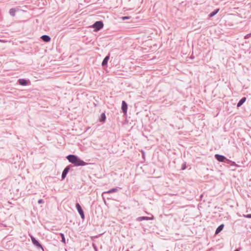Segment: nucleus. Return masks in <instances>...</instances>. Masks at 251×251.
<instances>
[{
	"mask_svg": "<svg viewBox=\"0 0 251 251\" xmlns=\"http://www.w3.org/2000/svg\"><path fill=\"white\" fill-rule=\"evenodd\" d=\"M16 11L17 10L15 8H12L9 10V13L11 16L14 17L15 16Z\"/></svg>",
	"mask_w": 251,
	"mask_h": 251,
	"instance_id": "obj_17",
	"label": "nucleus"
},
{
	"mask_svg": "<svg viewBox=\"0 0 251 251\" xmlns=\"http://www.w3.org/2000/svg\"><path fill=\"white\" fill-rule=\"evenodd\" d=\"M234 251H239V249H236L235 250H234Z\"/></svg>",
	"mask_w": 251,
	"mask_h": 251,
	"instance_id": "obj_25",
	"label": "nucleus"
},
{
	"mask_svg": "<svg viewBox=\"0 0 251 251\" xmlns=\"http://www.w3.org/2000/svg\"><path fill=\"white\" fill-rule=\"evenodd\" d=\"M109 59V54L108 55L104 57V58L103 59V60L102 62V63H101L102 66L104 67V66H105L106 65H107Z\"/></svg>",
	"mask_w": 251,
	"mask_h": 251,
	"instance_id": "obj_12",
	"label": "nucleus"
},
{
	"mask_svg": "<svg viewBox=\"0 0 251 251\" xmlns=\"http://www.w3.org/2000/svg\"><path fill=\"white\" fill-rule=\"evenodd\" d=\"M117 191H118V189L117 188H113L107 191L103 192L102 193V196L103 197V196L106 194L115 193V192H117Z\"/></svg>",
	"mask_w": 251,
	"mask_h": 251,
	"instance_id": "obj_9",
	"label": "nucleus"
},
{
	"mask_svg": "<svg viewBox=\"0 0 251 251\" xmlns=\"http://www.w3.org/2000/svg\"><path fill=\"white\" fill-rule=\"evenodd\" d=\"M70 168L69 166H67L64 169V170L63 171V172L62 173V175H61V177H62V179H64L66 177L67 174L68 173V172L70 170Z\"/></svg>",
	"mask_w": 251,
	"mask_h": 251,
	"instance_id": "obj_7",
	"label": "nucleus"
},
{
	"mask_svg": "<svg viewBox=\"0 0 251 251\" xmlns=\"http://www.w3.org/2000/svg\"><path fill=\"white\" fill-rule=\"evenodd\" d=\"M60 235L61 237V242H63V243H65V238L64 234L60 233Z\"/></svg>",
	"mask_w": 251,
	"mask_h": 251,
	"instance_id": "obj_18",
	"label": "nucleus"
},
{
	"mask_svg": "<svg viewBox=\"0 0 251 251\" xmlns=\"http://www.w3.org/2000/svg\"><path fill=\"white\" fill-rule=\"evenodd\" d=\"M95 31L100 30L103 27V23L101 21L96 22L92 25Z\"/></svg>",
	"mask_w": 251,
	"mask_h": 251,
	"instance_id": "obj_3",
	"label": "nucleus"
},
{
	"mask_svg": "<svg viewBox=\"0 0 251 251\" xmlns=\"http://www.w3.org/2000/svg\"><path fill=\"white\" fill-rule=\"evenodd\" d=\"M18 81L19 84L22 86H26L28 84V80L24 78H20Z\"/></svg>",
	"mask_w": 251,
	"mask_h": 251,
	"instance_id": "obj_10",
	"label": "nucleus"
},
{
	"mask_svg": "<svg viewBox=\"0 0 251 251\" xmlns=\"http://www.w3.org/2000/svg\"><path fill=\"white\" fill-rule=\"evenodd\" d=\"M41 38L42 39V40L43 41H44L45 42H47V43L49 42L51 40V38L49 35H42L41 37Z\"/></svg>",
	"mask_w": 251,
	"mask_h": 251,
	"instance_id": "obj_11",
	"label": "nucleus"
},
{
	"mask_svg": "<svg viewBox=\"0 0 251 251\" xmlns=\"http://www.w3.org/2000/svg\"><path fill=\"white\" fill-rule=\"evenodd\" d=\"M106 120V116L105 113H103L100 115L99 121L100 122H104Z\"/></svg>",
	"mask_w": 251,
	"mask_h": 251,
	"instance_id": "obj_16",
	"label": "nucleus"
},
{
	"mask_svg": "<svg viewBox=\"0 0 251 251\" xmlns=\"http://www.w3.org/2000/svg\"><path fill=\"white\" fill-rule=\"evenodd\" d=\"M224 227V224H221V225H220L217 228L216 231H215V234H218V233H219L223 229Z\"/></svg>",
	"mask_w": 251,
	"mask_h": 251,
	"instance_id": "obj_14",
	"label": "nucleus"
},
{
	"mask_svg": "<svg viewBox=\"0 0 251 251\" xmlns=\"http://www.w3.org/2000/svg\"><path fill=\"white\" fill-rule=\"evenodd\" d=\"M68 160L76 166H83L87 164V163L81 160L77 156L74 154L68 155L66 157Z\"/></svg>",
	"mask_w": 251,
	"mask_h": 251,
	"instance_id": "obj_1",
	"label": "nucleus"
},
{
	"mask_svg": "<svg viewBox=\"0 0 251 251\" xmlns=\"http://www.w3.org/2000/svg\"><path fill=\"white\" fill-rule=\"evenodd\" d=\"M122 110L124 114H126L127 113V104L126 102L124 100L122 101Z\"/></svg>",
	"mask_w": 251,
	"mask_h": 251,
	"instance_id": "obj_6",
	"label": "nucleus"
},
{
	"mask_svg": "<svg viewBox=\"0 0 251 251\" xmlns=\"http://www.w3.org/2000/svg\"><path fill=\"white\" fill-rule=\"evenodd\" d=\"M243 216L247 218H251V214L243 215Z\"/></svg>",
	"mask_w": 251,
	"mask_h": 251,
	"instance_id": "obj_20",
	"label": "nucleus"
},
{
	"mask_svg": "<svg viewBox=\"0 0 251 251\" xmlns=\"http://www.w3.org/2000/svg\"><path fill=\"white\" fill-rule=\"evenodd\" d=\"M219 11V9H216L215 10H214L213 11H212L211 13H210L209 14V15H208L209 18H211V17L214 16L216 14H217V13H218Z\"/></svg>",
	"mask_w": 251,
	"mask_h": 251,
	"instance_id": "obj_15",
	"label": "nucleus"
},
{
	"mask_svg": "<svg viewBox=\"0 0 251 251\" xmlns=\"http://www.w3.org/2000/svg\"><path fill=\"white\" fill-rule=\"evenodd\" d=\"M31 239L32 244L35 246L39 248H41L43 249L42 245L33 236H31Z\"/></svg>",
	"mask_w": 251,
	"mask_h": 251,
	"instance_id": "obj_5",
	"label": "nucleus"
},
{
	"mask_svg": "<svg viewBox=\"0 0 251 251\" xmlns=\"http://www.w3.org/2000/svg\"><path fill=\"white\" fill-rule=\"evenodd\" d=\"M44 202V200H43V199H40V200H38V203L39 204H42V203H43Z\"/></svg>",
	"mask_w": 251,
	"mask_h": 251,
	"instance_id": "obj_21",
	"label": "nucleus"
},
{
	"mask_svg": "<svg viewBox=\"0 0 251 251\" xmlns=\"http://www.w3.org/2000/svg\"><path fill=\"white\" fill-rule=\"evenodd\" d=\"M251 33H250V34H248L247 35H246L245 36V38H249L250 37H251Z\"/></svg>",
	"mask_w": 251,
	"mask_h": 251,
	"instance_id": "obj_23",
	"label": "nucleus"
},
{
	"mask_svg": "<svg viewBox=\"0 0 251 251\" xmlns=\"http://www.w3.org/2000/svg\"><path fill=\"white\" fill-rule=\"evenodd\" d=\"M122 19L123 20H127V19H130V17H128V16L122 17Z\"/></svg>",
	"mask_w": 251,
	"mask_h": 251,
	"instance_id": "obj_22",
	"label": "nucleus"
},
{
	"mask_svg": "<svg viewBox=\"0 0 251 251\" xmlns=\"http://www.w3.org/2000/svg\"><path fill=\"white\" fill-rule=\"evenodd\" d=\"M153 219V217H149L146 216L139 217L136 219L137 221H142L143 220H151Z\"/></svg>",
	"mask_w": 251,
	"mask_h": 251,
	"instance_id": "obj_8",
	"label": "nucleus"
},
{
	"mask_svg": "<svg viewBox=\"0 0 251 251\" xmlns=\"http://www.w3.org/2000/svg\"><path fill=\"white\" fill-rule=\"evenodd\" d=\"M215 158L219 162L228 163L230 161L229 159H227L224 155L216 154Z\"/></svg>",
	"mask_w": 251,
	"mask_h": 251,
	"instance_id": "obj_2",
	"label": "nucleus"
},
{
	"mask_svg": "<svg viewBox=\"0 0 251 251\" xmlns=\"http://www.w3.org/2000/svg\"><path fill=\"white\" fill-rule=\"evenodd\" d=\"M93 246H94V249H95V251H98V249H97V248L96 246V245H95L94 244H93Z\"/></svg>",
	"mask_w": 251,
	"mask_h": 251,
	"instance_id": "obj_24",
	"label": "nucleus"
},
{
	"mask_svg": "<svg viewBox=\"0 0 251 251\" xmlns=\"http://www.w3.org/2000/svg\"><path fill=\"white\" fill-rule=\"evenodd\" d=\"M186 168V165L185 163H183L181 166V170H184Z\"/></svg>",
	"mask_w": 251,
	"mask_h": 251,
	"instance_id": "obj_19",
	"label": "nucleus"
},
{
	"mask_svg": "<svg viewBox=\"0 0 251 251\" xmlns=\"http://www.w3.org/2000/svg\"><path fill=\"white\" fill-rule=\"evenodd\" d=\"M75 207L81 218L82 219H84L85 218V215L83 209H82L80 205L78 203H76L75 204Z\"/></svg>",
	"mask_w": 251,
	"mask_h": 251,
	"instance_id": "obj_4",
	"label": "nucleus"
},
{
	"mask_svg": "<svg viewBox=\"0 0 251 251\" xmlns=\"http://www.w3.org/2000/svg\"><path fill=\"white\" fill-rule=\"evenodd\" d=\"M246 100V97H243L239 101V102L237 103V106L238 107H240L243 104V103L245 102V101Z\"/></svg>",
	"mask_w": 251,
	"mask_h": 251,
	"instance_id": "obj_13",
	"label": "nucleus"
}]
</instances>
